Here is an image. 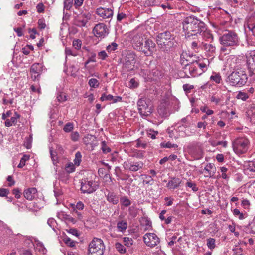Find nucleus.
I'll use <instances>...</instances> for the list:
<instances>
[{"mask_svg":"<svg viewBox=\"0 0 255 255\" xmlns=\"http://www.w3.org/2000/svg\"><path fill=\"white\" fill-rule=\"evenodd\" d=\"M37 11L38 13H42L44 11V5L42 3H38L36 6Z\"/></svg>","mask_w":255,"mask_h":255,"instance_id":"0e129e2a","label":"nucleus"},{"mask_svg":"<svg viewBox=\"0 0 255 255\" xmlns=\"http://www.w3.org/2000/svg\"><path fill=\"white\" fill-rule=\"evenodd\" d=\"M82 45V42L79 39H75L73 41V46L76 50H79L81 48Z\"/></svg>","mask_w":255,"mask_h":255,"instance_id":"603ef678","label":"nucleus"},{"mask_svg":"<svg viewBox=\"0 0 255 255\" xmlns=\"http://www.w3.org/2000/svg\"><path fill=\"white\" fill-rule=\"evenodd\" d=\"M158 112L162 117H168L170 114L168 109L164 105H160L159 106Z\"/></svg>","mask_w":255,"mask_h":255,"instance_id":"7c9ffc66","label":"nucleus"},{"mask_svg":"<svg viewBox=\"0 0 255 255\" xmlns=\"http://www.w3.org/2000/svg\"><path fill=\"white\" fill-rule=\"evenodd\" d=\"M116 250L121 254H124L126 252V249L124 246L119 242H116L115 244Z\"/></svg>","mask_w":255,"mask_h":255,"instance_id":"4c0bfd02","label":"nucleus"},{"mask_svg":"<svg viewBox=\"0 0 255 255\" xmlns=\"http://www.w3.org/2000/svg\"><path fill=\"white\" fill-rule=\"evenodd\" d=\"M118 45L115 42H112L106 47V50L109 53L112 52L117 49Z\"/></svg>","mask_w":255,"mask_h":255,"instance_id":"37998d69","label":"nucleus"},{"mask_svg":"<svg viewBox=\"0 0 255 255\" xmlns=\"http://www.w3.org/2000/svg\"><path fill=\"white\" fill-rule=\"evenodd\" d=\"M123 242L125 246L128 247H130L133 245V241L131 238L124 237L123 238Z\"/></svg>","mask_w":255,"mask_h":255,"instance_id":"79ce46f5","label":"nucleus"},{"mask_svg":"<svg viewBox=\"0 0 255 255\" xmlns=\"http://www.w3.org/2000/svg\"><path fill=\"white\" fill-rule=\"evenodd\" d=\"M107 200L114 205L117 204L119 202V197L113 192H109L106 195Z\"/></svg>","mask_w":255,"mask_h":255,"instance_id":"cd10ccee","label":"nucleus"},{"mask_svg":"<svg viewBox=\"0 0 255 255\" xmlns=\"http://www.w3.org/2000/svg\"><path fill=\"white\" fill-rule=\"evenodd\" d=\"M84 143L87 146L89 150H93L97 146V138L93 135H87L83 138Z\"/></svg>","mask_w":255,"mask_h":255,"instance_id":"f3484780","label":"nucleus"},{"mask_svg":"<svg viewBox=\"0 0 255 255\" xmlns=\"http://www.w3.org/2000/svg\"><path fill=\"white\" fill-rule=\"evenodd\" d=\"M20 117L19 114L17 112L14 113L13 116L11 117L10 119H7L5 122V125L6 127L11 126L13 124H15L17 122V120Z\"/></svg>","mask_w":255,"mask_h":255,"instance_id":"c756f323","label":"nucleus"},{"mask_svg":"<svg viewBox=\"0 0 255 255\" xmlns=\"http://www.w3.org/2000/svg\"><path fill=\"white\" fill-rule=\"evenodd\" d=\"M157 131H155L152 130H150L148 132V136L149 137L151 138L152 139H155L156 138V136L158 134Z\"/></svg>","mask_w":255,"mask_h":255,"instance_id":"69168bd1","label":"nucleus"},{"mask_svg":"<svg viewBox=\"0 0 255 255\" xmlns=\"http://www.w3.org/2000/svg\"><path fill=\"white\" fill-rule=\"evenodd\" d=\"M210 79L218 84L220 83L222 80L221 77L219 73H214L211 76Z\"/></svg>","mask_w":255,"mask_h":255,"instance_id":"ea45409f","label":"nucleus"},{"mask_svg":"<svg viewBox=\"0 0 255 255\" xmlns=\"http://www.w3.org/2000/svg\"><path fill=\"white\" fill-rule=\"evenodd\" d=\"M203 28L200 29L199 30V32L198 35H200L202 37V39L205 40V41H209L211 42L213 40V36L212 34L211 33V31L207 29V27L205 24H203Z\"/></svg>","mask_w":255,"mask_h":255,"instance_id":"a211bd4d","label":"nucleus"},{"mask_svg":"<svg viewBox=\"0 0 255 255\" xmlns=\"http://www.w3.org/2000/svg\"><path fill=\"white\" fill-rule=\"evenodd\" d=\"M207 245L208 247L211 249L213 250L215 248V240L214 238H209L207 240Z\"/></svg>","mask_w":255,"mask_h":255,"instance_id":"49530a36","label":"nucleus"},{"mask_svg":"<svg viewBox=\"0 0 255 255\" xmlns=\"http://www.w3.org/2000/svg\"><path fill=\"white\" fill-rule=\"evenodd\" d=\"M210 101L217 105L220 102L221 99L218 97L212 95L210 98Z\"/></svg>","mask_w":255,"mask_h":255,"instance_id":"338daca9","label":"nucleus"},{"mask_svg":"<svg viewBox=\"0 0 255 255\" xmlns=\"http://www.w3.org/2000/svg\"><path fill=\"white\" fill-rule=\"evenodd\" d=\"M73 129V124L72 123H67L63 128V130L66 132H70Z\"/></svg>","mask_w":255,"mask_h":255,"instance_id":"3c124183","label":"nucleus"},{"mask_svg":"<svg viewBox=\"0 0 255 255\" xmlns=\"http://www.w3.org/2000/svg\"><path fill=\"white\" fill-rule=\"evenodd\" d=\"M155 49V43L150 39H146L140 48H138V51H142L147 56H150L153 53Z\"/></svg>","mask_w":255,"mask_h":255,"instance_id":"f8f14e48","label":"nucleus"},{"mask_svg":"<svg viewBox=\"0 0 255 255\" xmlns=\"http://www.w3.org/2000/svg\"><path fill=\"white\" fill-rule=\"evenodd\" d=\"M93 32L95 36L100 38H104L108 34L107 27L103 23L96 24Z\"/></svg>","mask_w":255,"mask_h":255,"instance_id":"4468645a","label":"nucleus"},{"mask_svg":"<svg viewBox=\"0 0 255 255\" xmlns=\"http://www.w3.org/2000/svg\"><path fill=\"white\" fill-rule=\"evenodd\" d=\"M84 0H74V6L76 9H78L83 4Z\"/></svg>","mask_w":255,"mask_h":255,"instance_id":"052dcab7","label":"nucleus"},{"mask_svg":"<svg viewBox=\"0 0 255 255\" xmlns=\"http://www.w3.org/2000/svg\"><path fill=\"white\" fill-rule=\"evenodd\" d=\"M91 18V14L90 13H82L75 18V25L79 27H87L89 25V21Z\"/></svg>","mask_w":255,"mask_h":255,"instance_id":"9d476101","label":"nucleus"},{"mask_svg":"<svg viewBox=\"0 0 255 255\" xmlns=\"http://www.w3.org/2000/svg\"><path fill=\"white\" fill-rule=\"evenodd\" d=\"M29 159V156L26 155H24L20 160V163L18 165V168L23 167L25 164V162L26 161L28 160Z\"/></svg>","mask_w":255,"mask_h":255,"instance_id":"8fccbe9b","label":"nucleus"},{"mask_svg":"<svg viewBox=\"0 0 255 255\" xmlns=\"http://www.w3.org/2000/svg\"><path fill=\"white\" fill-rule=\"evenodd\" d=\"M63 241L67 245L71 247H74L75 245V242L67 236L64 238Z\"/></svg>","mask_w":255,"mask_h":255,"instance_id":"c03bdc74","label":"nucleus"},{"mask_svg":"<svg viewBox=\"0 0 255 255\" xmlns=\"http://www.w3.org/2000/svg\"><path fill=\"white\" fill-rule=\"evenodd\" d=\"M236 98L238 99L246 101L249 98V95L246 92L240 91L237 95Z\"/></svg>","mask_w":255,"mask_h":255,"instance_id":"a19ab883","label":"nucleus"},{"mask_svg":"<svg viewBox=\"0 0 255 255\" xmlns=\"http://www.w3.org/2000/svg\"><path fill=\"white\" fill-rule=\"evenodd\" d=\"M247 79V74L242 70L233 72L228 77V82L231 85L239 87L245 85Z\"/></svg>","mask_w":255,"mask_h":255,"instance_id":"20e7f679","label":"nucleus"},{"mask_svg":"<svg viewBox=\"0 0 255 255\" xmlns=\"http://www.w3.org/2000/svg\"><path fill=\"white\" fill-rule=\"evenodd\" d=\"M232 147L236 154H244L248 150L249 141L245 137L238 138L232 142Z\"/></svg>","mask_w":255,"mask_h":255,"instance_id":"0eeeda50","label":"nucleus"},{"mask_svg":"<svg viewBox=\"0 0 255 255\" xmlns=\"http://www.w3.org/2000/svg\"><path fill=\"white\" fill-rule=\"evenodd\" d=\"M233 214L235 217H238L240 220H243L247 217L245 213L240 212V210L237 208L233 210Z\"/></svg>","mask_w":255,"mask_h":255,"instance_id":"f704fd0d","label":"nucleus"},{"mask_svg":"<svg viewBox=\"0 0 255 255\" xmlns=\"http://www.w3.org/2000/svg\"><path fill=\"white\" fill-rule=\"evenodd\" d=\"M38 28L40 29H44L45 28L46 25L44 19H40L38 21Z\"/></svg>","mask_w":255,"mask_h":255,"instance_id":"4d7b16f0","label":"nucleus"},{"mask_svg":"<svg viewBox=\"0 0 255 255\" xmlns=\"http://www.w3.org/2000/svg\"><path fill=\"white\" fill-rule=\"evenodd\" d=\"M105 248L102 240L98 238H94L89 244V255H103Z\"/></svg>","mask_w":255,"mask_h":255,"instance_id":"39448f33","label":"nucleus"},{"mask_svg":"<svg viewBox=\"0 0 255 255\" xmlns=\"http://www.w3.org/2000/svg\"><path fill=\"white\" fill-rule=\"evenodd\" d=\"M120 201L121 205L125 207H128L131 204V201L127 196L121 197Z\"/></svg>","mask_w":255,"mask_h":255,"instance_id":"473e14b6","label":"nucleus"},{"mask_svg":"<svg viewBox=\"0 0 255 255\" xmlns=\"http://www.w3.org/2000/svg\"><path fill=\"white\" fill-rule=\"evenodd\" d=\"M219 40L222 45L220 51L225 54H229L231 48L239 46L240 43L237 34L232 30L225 31Z\"/></svg>","mask_w":255,"mask_h":255,"instance_id":"f03ea898","label":"nucleus"},{"mask_svg":"<svg viewBox=\"0 0 255 255\" xmlns=\"http://www.w3.org/2000/svg\"><path fill=\"white\" fill-rule=\"evenodd\" d=\"M150 102L148 99L141 98L137 102L138 110L142 116H148L152 113V108L150 106Z\"/></svg>","mask_w":255,"mask_h":255,"instance_id":"1a4fd4ad","label":"nucleus"},{"mask_svg":"<svg viewBox=\"0 0 255 255\" xmlns=\"http://www.w3.org/2000/svg\"><path fill=\"white\" fill-rule=\"evenodd\" d=\"M82 155L79 151L75 153V159L74 160V164L76 166H79L81 161Z\"/></svg>","mask_w":255,"mask_h":255,"instance_id":"58836bf2","label":"nucleus"},{"mask_svg":"<svg viewBox=\"0 0 255 255\" xmlns=\"http://www.w3.org/2000/svg\"><path fill=\"white\" fill-rule=\"evenodd\" d=\"M160 145L163 148H176L178 147V145L176 144H172L170 142L164 141L161 143Z\"/></svg>","mask_w":255,"mask_h":255,"instance_id":"e433bc0d","label":"nucleus"},{"mask_svg":"<svg viewBox=\"0 0 255 255\" xmlns=\"http://www.w3.org/2000/svg\"><path fill=\"white\" fill-rule=\"evenodd\" d=\"M88 84L92 88L98 87L99 85V81L95 78H91L89 80Z\"/></svg>","mask_w":255,"mask_h":255,"instance_id":"de8ad7c7","label":"nucleus"},{"mask_svg":"<svg viewBox=\"0 0 255 255\" xmlns=\"http://www.w3.org/2000/svg\"><path fill=\"white\" fill-rule=\"evenodd\" d=\"M57 98L59 102H64L66 100V96L64 94L60 93L58 94Z\"/></svg>","mask_w":255,"mask_h":255,"instance_id":"774afa93","label":"nucleus"},{"mask_svg":"<svg viewBox=\"0 0 255 255\" xmlns=\"http://www.w3.org/2000/svg\"><path fill=\"white\" fill-rule=\"evenodd\" d=\"M248 114L250 116L251 122L255 123V105H253L251 107L250 110L248 112Z\"/></svg>","mask_w":255,"mask_h":255,"instance_id":"c9c22d12","label":"nucleus"},{"mask_svg":"<svg viewBox=\"0 0 255 255\" xmlns=\"http://www.w3.org/2000/svg\"><path fill=\"white\" fill-rule=\"evenodd\" d=\"M174 37L169 31L159 33L156 37L159 47L164 51H168L174 46Z\"/></svg>","mask_w":255,"mask_h":255,"instance_id":"7ed1b4c3","label":"nucleus"},{"mask_svg":"<svg viewBox=\"0 0 255 255\" xmlns=\"http://www.w3.org/2000/svg\"><path fill=\"white\" fill-rule=\"evenodd\" d=\"M216 167L212 163H208L201 172L205 177H212L216 173Z\"/></svg>","mask_w":255,"mask_h":255,"instance_id":"6ab92c4d","label":"nucleus"},{"mask_svg":"<svg viewBox=\"0 0 255 255\" xmlns=\"http://www.w3.org/2000/svg\"><path fill=\"white\" fill-rule=\"evenodd\" d=\"M30 240L33 243L36 251H38L42 254H45L46 253L47 250L42 243L34 238H31Z\"/></svg>","mask_w":255,"mask_h":255,"instance_id":"412c9836","label":"nucleus"},{"mask_svg":"<svg viewBox=\"0 0 255 255\" xmlns=\"http://www.w3.org/2000/svg\"><path fill=\"white\" fill-rule=\"evenodd\" d=\"M128 227V223L125 220H120L117 223V229L118 232L124 233Z\"/></svg>","mask_w":255,"mask_h":255,"instance_id":"c85d7f7f","label":"nucleus"},{"mask_svg":"<svg viewBox=\"0 0 255 255\" xmlns=\"http://www.w3.org/2000/svg\"><path fill=\"white\" fill-rule=\"evenodd\" d=\"M47 224L49 225L50 227H51V228H52L53 229H54L56 224V222L54 218H50L48 219Z\"/></svg>","mask_w":255,"mask_h":255,"instance_id":"680f3d73","label":"nucleus"},{"mask_svg":"<svg viewBox=\"0 0 255 255\" xmlns=\"http://www.w3.org/2000/svg\"><path fill=\"white\" fill-rule=\"evenodd\" d=\"M98 185L92 181L87 179H82L81 182V190L83 193H91L97 190Z\"/></svg>","mask_w":255,"mask_h":255,"instance_id":"9b49d317","label":"nucleus"},{"mask_svg":"<svg viewBox=\"0 0 255 255\" xmlns=\"http://www.w3.org/2000/svg\"><path fill=\"white\" fill-rule=\"evenodd\" d=\"M246 64L250 71L255 74V58L254 55H246Z\"/></svg>","mask_w":255,"mask_h":255,"instance_id":"aec40b11","label":"nucleus"},{"mask_svg":"<svg viewBox=\"0 0 255 255\" xmlns=\"http://www.w3.org/2000/svg\"><path fill=\"white\" fill-rule=\"evenodd\" d=\"M137 60V56L133 51H128L124 58L123 70L126 72L134 70Z\"/></svg>","mask_w":255,"mask_h":255,"instance_id":"423d86ee","label":"nucleus"},{"mask_svg":"<svg viewBox=\"0 0 255 255\" xmlns=\"http://www.w3.org/2000/svg\"><path fill=\"white\" fill-rule=\"evenodd\" d=\"M65 169L66 171L69 173H72L75 171L74 165L72 163L67 164L66 165Z\"/></svg>","mask_w":255,"mask_h":255,"instance_id":"864d4df0","label":"nucleus"},{"mask_svg":"<svg viewBox=\"0 0 255 255\" xmlns=\"http://www.w3.org/2000/svg\"><path fill=\"white\" fill-rule=\"evenodd\" d=\"M100 100L102 101H104L105 100L113 101L112 102L115 103L118 101H121L122 100V97L120 96H117L114 97L111 94L106 95V94L104 93L102 95V96L100 98Z\"/></svg>","mask_w":255,"mask_h":255,"instance_id":"a878e982","label":"nucleus"},{"mask_svg":"<svg viewBox=\"0 0 255 255\" xmlns=\"http://www.w3.org/2000/svg\"><path fill=\"white\" fill-rule=\"evenodd\" d=\"M145 244L148 247H154L159 243V239L154 233H146L143 237Z\"/></svg>","mask_w":255,"mask_h":255,"instance_id":"ddd939ff","label":"nucleus"},{"mask_svg":"<svg viewBox=\"0 0 255 255\" xmlns=\"http://www.w3.org/2000/svg\"><path fill=\"white\" fill-rule=\"evenodd\" d=\"M194 88L193 85L189 84H185L183 85V89L186 93H189Z\"/></svg>","mask_w":255,"mask_h":255,"instance_id":"5fc2aeb1","label":"nucleus"},{"mask_svg":"<svg viewBox=\"0 0 255 255\" xmlns=\"http://www.w3.org/2000/svg\"><path fill=\"white\" fill-rule=\"evenodd\" d=\"M71 139L74 141H77L79 138V134L77 131L73 132L71 134Z\"/></svg>","mask_w":255,"mask_h":255,"instance_id":"6e6d98bb","label":"nucleus"},{"mask_svg":"<svg viewBox=\"0 0 255 255\" xmlns=\"http://www.w3.org/2000/svg\"><path fill=\"white\" fill-rule=\"evenodd\" d=\"M146 39L144 36L141 33H138L134 35L133 38L134 48L138 50V48H140Z\"/></svg>","mask_w":255,"mask_h":255,"instance_id":"4be33fe9","label":"nucleus"},{"mask_svg":"<svg viewBox=\"0 0 255 255\" xmlns=\"http://www.w3.org/2000/svg\"><path fill=\"white\" fill-rule=\"evenodd\" d=\"M181 183V180L179 178H173L169 181L167 187L170 189H174L178 188Z\"/></svg>","mask_w":255,"mask_h":255,"instance_id":"bb28decb","label":"nucleus"},{"mask_svg":"<svg viewBox=\"0 0 255 255\" xmlns=\"http://www.w3.org/2000/svg\"><path fill=\"white\" fill-rule=\"evenodd\" d=\"M143 164L142 162H137L131 164L129 167V170L131 171H137L140 169L142 168Z\"/></svg>","mask_w":255,"mask_h":255,"instance_id":"2f4dec72","label":"nucleus"},{"mask_svg":"<svg viewBox=\"0 0 255 255\" xmlns=\"http://www.w3.org/2000/svg\"><path fill=\"white\" fill-rule=\"evenodd\" d=\"M101 149L102 152L105 154L109 153L111 151L110 148L107 145L105 141L102 142Z\"/></svg>","mask_w":255,"mask_h":255,"instance_id":"09e8293b","label":"nucleus"},{"mask_svg":"<svg viewBox=\"0 0 255 255\" xmlns=\"http://www.w3.org/2000/svg\"><path fill=\"white\" fill-rule=\"evenodd\" d=\"M245 167L250 172H255V159L245 163Z\"/></svg>","mask_w":255,"mask_h":255,"instance_id":"72a5a7b5","label":"nucleus"},{"mask_svg":"<svg viewBox=\"0 0 255 255\" xmlns=\"http://www.w3.org/2000/svg\"><path fill=\"white\" fill-rule=\"evenodd\" d=\"M73 0H64V8L66 9H69L71 8Z\"/></svg>","mask_w":255,"mask_h":255,"instance_id":"13d9d810","label":"nucleus"},{"mask_svg":"<svg viewBox=\"0 0 255 255\" xmlns=\"http://www.w3.org/2000/svg\"><path fill=\"white\" fill-rule=\"evenodd\" d=\"M43 71V65L39 63L33 64L30 68V74L32 79L35 80L38 79Z\"/></svg>","mask_w":255,"mask_h":255,"instance_id":"2eb2a0df","label":"nucleus"},{"mask_svg":"<svg viewBox=\"0 0 255 255\" xmlns=\"http://www.w3.org/2000/svg\"><path fill=\"white\" fill-rule=\"evenodd\" d=\"M186 186L192 188L193 191H197L198 190V187L195 183L192 182H187L186 183Z\"/></svg>","mask_w":255,"mask_h":255,"instance_id":"bf43d9fd","label":"nucleus"},{"mask_svg":"<svg viewBox=\"0 0 255 255\" xmlns=\"http://www.w3.org/2000/svg\"><path fill=\"white\" fill-rule=\"evenodd\" d=\"M195 64L198 65L199 70L202 71V73L207 70V67L210 64L209 60L206 58L199 59L198 60H195Z\"/></svg>","mask_w":255,"mask_h":255,"instance_id":"5701e85b","label":"nucleus"},{"mask_svg":"<svg viewBox=\"0 0 255 255\" xmlns=\"http://www.w3.org/2000/svg\"><path fill=\"white\" fill-rule=\"evenodd\" d=\"M248 27L252 31L253 35L255 36V22L253 23L251 22H249Z\"/></svg>","mask_w":255,"mask_h":255,"instance_id":"e2e57ef3","label":"nucleus"},{"mask_svg":"<svg viewBox=\"0 0 255 255\" xmlns=\"http://www.w3.org/2000/svg\"><path fill=\"white\" fill-rule=\"evenodd\" d=\"M37 193V189L35 188H29L24 191L23 194L24 197L29 200H32Z\"/></svg>","mask_w":255,"mask_h":255,"instance_id":"393cba45","label":"nucleus"},{"mask_svg":"<svg viewBox=\"0 0 255 255\" xmlns=\"http://www.w3.org/2000/svg\"><path fill=\"white\" fill-rule=\"evenodd\" d=\"M200 46L210 56H212L215 53L216 47L212 44H208L201 42Z\"/></svg>","mask_w":255,"mask_h":255,"instance_id":"b1692460","label":"nucleus"},{"mask_svg":"<svg viewBox=\"0 0 255 255\" xmlns=\"http://www.w3.org/2000/svg\"><path fill=\"white\" fill-rule=\"evenodd\" d=\"M176 130L179 132H184L185 135H188L185 132L186 128L189 126V124H178Z\"/></svg>","mask_w":255,"mask_h":255,"instance_id":"a18cd8bd","label":"nucleus"},{"mask_svg":"<svg viewBox=\"0 0 255 255\" xmlns=\"http://www.w3.org/2000/svg\"><path fill=\"white\" fill-rule=\"evenodd\" d=\"M96 13L103 19H106L112 17L114 12L110 8L99 7L96 9Z\"/></svg>","mask_w":255,"mask_h":255,"instance_id":"dca6fc26","label":"nucleus"},{"mask_svg":"<svg viewBox=\"0 0 255 255\" xmlns=\"http://www.w3.org/2000/svg\"><path fill=\"white\" fill-rule=\"evenodd\" d=\"M184 61L181 62L182 65H184V73L185 75L184 77L189 78L190 77H197L202 74V71L199 70L198 65L195 64V61L184 63Z\"/></svg>","mask_w":255,"mask_h":255,"instance_id":"6e6552de","label":"nucleus"},{"mask_svg":"<svg viewBox=\"0 0 255 255\" xmlns=\"http://www.w3.org/2000/svg\"><path fill=\"white\" fill-rule=\"evenodd\" d=\"M182 28L186 37L198 36L199 31L203 28V22L196 17L191 15L185 17L182 21Z\"/></svg>","mask_w":255,"mask_h":255,"instance_id":"f257e3e1","label":"nucleus"}]
</instances>
